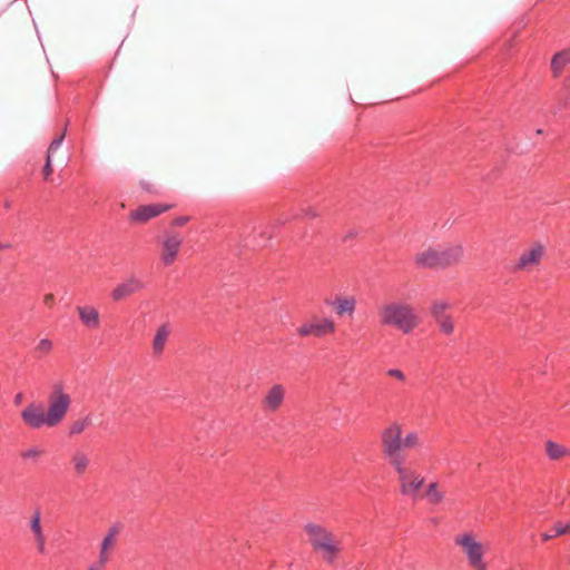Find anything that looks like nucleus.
I'll return each mask as SVG.
<instances>
[{
  "mask_svg": "<svg viewBox=\"0 0 570 570\" xmlns=\"http://www.w3.org/2000/svg\"><path fill=\"white\" fill-rule=\"evenodd\" d=\"M544 452L551 461L570 458V448L552 440L546 442Z\"/></svg>",
  "mask_w": 570,
  "mask_h": 570,
  "instance_id": "nucleus-19",
  "label": "nucleus"
},
{
  "mask_svg": "<svg viewBox=\"0 0 570 570\" xmlns=\"http://www.w3.org/2000/svg\"><path fill=\"white\" fill-rule=\"evenodd\" d=\"M80 323L89 328L97 330L100 327V315L97 307L92 305H79L76 307Z\"/></svg>",
  "mask_w": 570,
  "mask_h": 570,
  "instance_id": "nucleus-16",
  "label": "nucleus"
},
{
  "mask_svg": "<svg viewBox=\"0 0 570 570\" xmlns=\"http://www.w3.org/2000/svg\"><path fill=\"white\" fill-rule=\"evenodd\" d=\"M424 495L428 499V501L433 505L442 503L445 498L444 491L440 489V485L436 481L430 482L426 485Z\"/></svg>",
  "mask_w": 570,
  "mask_h": 570,
  "instance_id": "nucleus-23",
  "label": "nucleus"
},
{
  "mask_svg": "<svg viewBox=\"0 0 570 570\" xmlns=\"http://www.w3.org/2000/svg\"><path fill=\"white\" fill-rule=\"evenodd\" d=\"M454 544L460 549L472 570H489L487 554L489 547L473 531H463L454 537Z\"/></svg>",
  "mask_w": 570,
  "mask_h": 570,
  "instance_id": "nucleus-7",
  "label": "nucleus"
},
{
  "mask_svg": "<svg viewBox=\"0 0 570 570\" xmlns=\"http://www.w3.org/2000/svg\"><path fill=\"white\" fill-rule=\"evenodd\" d=\"M338 317H353L356 311L357 301L354 295H337L332 301H326Z\"/></svg>",
  "mask_w": 570,
  "mask_h": 570,
  "instance_id": "nucleus-14",
  "label": "nucleus"
},
{
  "mask_svg": "<svg viewBox=\"0 0 570 570\" xmlns=\"http://www.w3.org/2000/svg\"><path fill=\"white\" fill-rule=\"evenodd\" d=\"M335 321L330 316L313 315L297 327L301 337L324 338L336 333Z\"/></svg>",
  "mask_w": 570,
  "mask_h": 570,
  "instance_id": "nucleus-8",
  "label": "nucleus"
},
{
  "mask_svg": "<svg viewBox=\"0 0 570 570\" xmlns=\"http://www.w3.org/2000/svg\"><path fill=\"white\" fill-rule=\"evenodd\" d=\"M464 248L462 244H449L439 247H428L414 256V263L421 268H448L456 265L463 258Z\"/></svg>",
  "mask_w": 570,
  "mask_h": 570,
  "instance_id": "nucleus-5",
  "label": "nucleus"
},
{
  "mask_svg": "<svg viewBox=\"0 0 570 570\" xmlns=\"http://www.w3.org/2000/svg\"><path fill=\"white\" fill-rule=\"evenodd\" d=\"M91 424H92L91 415L88 414L82 417H79L70 424L69 434L70 435H79L82 432H85L89 426H91Z\"/></svg>",
  "mask_w": 570,
  "mask_h": 570,
  "instance_id": "nucleus-24",
  "label": "nucleus"
},
{
  "mask_svg": "<svg viewBox=\"0 0 570 570\" xmlns=\"http://www.w3.org/2000/svg\"><path fill=\"white\" fill-rule=\"evenodd\" d=\"M42 304L48 307V308H51L53 305H55V296L53 294L49 293V294H46L42 298Z\"/></svg>",
  "mask_w": 570,
  "mask_h": 570,
  "instance_id": "nucleus-31",
  "label": "nucleus"
},
{
  "mask_svg": "<svg viewBox=\"0 0 570 570\" xmlns=\"http://www.w3.org/2000/svg\"><path fill=\"white\" fill-rule=\"evenodd\" d=\"M570 63V48L557 52L551 59V70L554 78L563 72L564 68Z\"/></svg>",
  "mask_w": 570,
  "mask_h": 570,
  "instance_id": "nucleus-21",
  "label": "nucleus"
},
{
  "mask_svg": "<svg viewBox=\"0 0 570 570\" xmlns=\"http://www.w3.org/2000/svg\"><path fill=\"white\" fill-rule=\"evenodd\" d=\"M544 255V246L541 244H533L524 249L517 263L513 266L514 272L531 271L539 266Z\"/></svg>",
  "mask_w": 570,
  "mask_h": 570,
  "instance_id": "nucleus-11",
  "label": "nucleus"
},
{
  "mask_svg": "<svg viewBox=\"0 0 570 570\" xmlns=\"http://www.w3.org/2000/svg\"><path fill=\"white\" fill-rule=\"evenodd\" d=\"M569 531H570V525L568 523L558 522L553 525V528L550 531L542 534V540L548 541L556 537L566 534Z\"/></svg>",
  "mask_w": 570,
  "mask_h": 570,
  "instance_id": "nucleus-25",
  "label": "nucleus"
},
{
  "mask_svg": "<svg viewBox=\"0 0 570 570\" xmlns=\"http://www.w3.org/2000/svg\"><path fill=\"white\" fill-rule=\"evenodd\" d=\"M145 287L144 282L136 277L130 276L119 283L111 292L110 297L115 302H120L129 296H131L135 293L140 292Z\"/></svg>",
  "mask_w": 570,
  "mask_h": 570,
  "instance_id": "nucleus-13",
  "label": "nucleus"
},
{
  "mask_svg": "<svg viewBox=\"0 0 570 570\" xmlns=\"http://www.w3.org/2000/svg\"><path fill=\"white\" fill-rule=\"evenodd\" d=\"M450 307L449 303L446 301H435L432 303L430 307L431 316L438 321L444 316H448L446 309Z\"/></svg>",
  "mask_w": 570,
  "mask_h": 570,
  "instance_id": "nucleus-26",
  "label": "nucleus"
},
{
  "mask_svg": "<svg viewBox=\"0 0 570 570\" xmlns=\"http://www.w3.org/2000/svg\"><path fill=\"white\" fill-rule=\"evenodd\" d=\"M383 460L396 475L399 493L404 498L416 500L425 483V478L410 465L407 459Z\"/></svg>",
  "mask_w": 570,
  "mask_h": 570,
  "instance_id": "nucleus-6",
  "label": "nucleus"
},
{
  "mask_svg": "<svg viewBox=\"0 0 570 570\" xmlns=\"http://www.w3.org/2000/svg\"><path fill=\"white\" fill-rule=\"evenodd\" d=\"M286 389L282 384H274L265 393L262 405L265 411L274 413L281 409L284 403Z\"/></svg>",
  "mask_w": 570,
  "mask_h": 570,
  "instance_id": "nucleus-15",
  "label": "nucleus"
},
{
  "mask_svg": "<svg viewBox=\"0 0 570 570\" xmlns=\"http://www.w3.org/2000/svg\"><path fill=\"white\" fill-rule=\"evenodd\" d=\"M386 374L390 376V377H394L396 379L397 381H404L405 380V374L399 370V368H390L387 370Z\"/></svg>",
  "mask_w": 570,
  "mask_h": 570,
  "instance_id": "nucleus-30",
  "label": "nucleus"
},
{
  "mask_svg": "<svg viewBox=\"0 0 570 570\" xmlns=\"http://www.w3.org/2000/svg\"><path fill=\"white\" fill-rule=\"evenodd\" d=\"M382 326L393 327L403 334L412 333L420 325V316L415 308L403 301H391L383 304L377 312Z\"/></svg>",
  "mask_w": 570,
  "mask_h": 570,
  "instance_id": "nucleus-4",
  "label": "nucleus"
},
{
  "mask_svg": "<svg viewBox=\"0 0 570 570\" xmlns=\"http://www.w3.org/2000/svg\"><path fill=\"white\" fill-rule=\"evenodd\" d=\"M63 138H65V135L63 134L60 135L58 138H56L51 141V144L48 148L47 159H46V164L43 167L45 180H49L50 176L52 175V166H51L52 156L61 146Z\"/></svg>",
  "mask_w": 570,
  "mask_h": 570,
  "instance_id": "nucleus-22",
  "label": "nucleus"
},
{
  "mask_svg": "<svg viewBox=\"0 0 570 570\" xmlns=\"http://www.w3.org/2000/svg\"><path fill=\"white\" fill-rule=\"evenodd\" d=\"M171 208L173 205L163 203L140 205L136 209L130 212L128 218L131 223L145 224L151 218H155L161 215L163 213L168 212Z\"/></svg>",
  "mask_w": 570,
  "mask_h": 570,
  "instance_id": "nucleus-10",
  "label": "nucleus"
},
{
  "mask_svg": "<svg viewBox=\"0 0 570 570\" xmlns=\"http://www.w3.org/2000/svg\"><path fill=\"white\" fill-rule=\"evenodd\" d=\"M29 528L33 534L37 551L40 554L46 552V535L41 524V513L39 510H35L29 521Z\"/></svg>",
  "mask_w": 570,
  "mask_h": 570,
  "instance_id": "nucleus-17",
  "label": "nucleus"
},
{
  "mask_svg": "<svg viewBox=\"0 0 570 570\" xmlns=\"http://www.w3.org/2000/svg\"><path fill=\"white\" fill-rule=\"evenodd\" d=\"M45 411L39 403H30L21 411L22 422L31 430L58 426L71 407V396L63 382H55L47 396Z\"/></svg>",
  "mask_w": 570,
  "mask_h": 570,
  "instance_id": "nucleus-1",
  "label": "nucleus"
},
{
  "mask_svg": "<svg viewBox=\"0 0 570 570\" xmlns=\"http://www.w3.org/2000/svg\"><path fill=\"white\" fill-rule=\"evenodd\" d=\"M45 450L40 446H30L27 450L20 453L21 459L23 460H32L37 461L41 455H43Z\"/></svg>",
  "mask_w": 570,
  "mask_h": 570,
  "instance_id": "nucleus-29",
  "label": "nucleus"
},
{
  "mask_svg": "<svg viewBox=\"0 0 570 570\" xmlns=\"http://www.w3.org/2000/svg\"><path fill=\"white\" fill-rule=\"evenodd\" d=\"M159 244V257L161 263L164 266L173 265L179 255L183 237L176 232H165L160 237Z\"/></svg>",
  "mask_w": 570,
  "mask_h": 570,
  "instance_id": "nucleus-9",
  "label": "nucleus"
},
{
  "mask_svg": "<svg viewBox=\"0 0 570 570\" xmlns=\"http://www.w3.org/2000/svg\"><path fill=\"white\" fill-rule=\"evenodd\" d=\"M171 333L169 324L160 325L153 340V352L155 355H160L164 352L165 345Z\"/></svg>",
  "mask_w": 570,
  "mask_h": 570,
  "instance_id": "nucleus-20",
  "label": "nucleus"
},
{
  "mask_svg": "<svg viewBox=\"0 0 570 570\" xmlns=\"http://www.w3.org/2000/svg\"><path fill=\"white\" fill-rule=\"evenodd\" d=\"M22 399H23V395L22 393H18L16 394L14 399H13V402L16 405L20 404L22 402Z\"/></svg>",
  "mask_w": 570,
  "mask_h": 570,
  "instance_id": "nucleus-34",
  "label": "nucleus"
},
{
  "mask_svg": "<svg viewBox=\"0 0 570 570\" xmlns=\"http://www.w3.org/2000/svg\"><path fill=\"white\" fill-rule=\"evenodd\" d=\"M379 441L383 459H406V451H415L423 445L419 431L409 430L404 432L403 424L396 420L383 426Z\"/></svg>",
  "mask_w": 570,
  "mask_h": 570,
  "instance_id": "nucleus-2",
  "label": "nucleus"
},
{
  "mask_svg": "<svg viewBox=\"0 0 570 570\" xmlns=\"http://www.w3.org/2000/svg\"><path fill=\"white\" fill-rule=\"evenodd\" d=\"M304 531L312 550L326 564L333 566L341 559L343 543L331 529L308 522L304 525Z\"/></svg>",
  "mask_w": 570,
  "mask_h": 570,
  "instance_id": "nucleus-3",
  "label": "nucleus"
},
{
  "mask_svg": "<svg viewBox=\"0 0 570 570\" xmlns=\"http://www.w3.org/2000/svg\"><path fill=\"white\" fill-rule=\"evenodd\" d=\"M4 248H8V245H4V244H1L0 243V250L4 249Z\"/></svg>",
  "mask_w": 570,
  "mask_h": 570,
  "instance_id": "nucleus-35",
  "label": "nucleus"
},
{
  "mask_svg": "<svg viewBox=\"0 0 570 570\" xmlns=\"http://www.w3.org/2000/svg\"><path fill=\"white\" fill-rule=\"evenodd\" d=\"M53 350V342L49 338H40L35 346V352L39 354V356H46L51 353Z\"/></svg>",
  "mask_w": 570,
  "mask_h": 570,
  "instance_id": "nucleus-28",
  "label": "nucleus"
},
{
  "mask_svg": "<svg viewBox=\"0 0 570 570\" xmlns=\"http://www.w3.org/2000/svg\"><path fill=\"white\" fill-rule=\"evenodd\" d=\"M105 563H101L100 561L96 560L94 563H91L87 570H105L106 569Z\"/></svg>",
  "mask_w": 570,
  "mask_h": 570,
  "instance_id": "nucleus-33",
  "label": "nucleus"
},
{
  "mask_svg": "<svg viewBox=\"0 0 570 570\" xmlns=\"http://www.w3.org/2000/svg\"><path fill=\"white\" fill-rule=\"evenodd\" d=\"M189 219H190L189 216H179V217H177V218L171 220V225L173 226H183L186 223H188Z\"/></svg>",
  "mask_w": 570,
  "mask_h": 570,
  "instance_id": "nucleus-32",
  "label": "nucleus"
},
{
  "mask_svg": "<svg viewBox=\"0 0 570 570\" xmlns=\"http://www.w3.org/2000/svg\"><path fill=\"white\" fill-rule=\"evenodd\" d=\"M119 533V524H114L108 528L99 546V553L97 559L98 561L107 564L112 559L114 552L118 544Z\"/></svg>",
  "mask_w": 570,
  "mask_h": 570,
  "instance_id": "nucleus-12",
  "label": "nucleus"
},
{
  "mask_svg": "<svg viewBox=\"0 0 570 570\" xmlns=\"http://www.w3.org/2000/svg\"><path fill=\"white\" fill-rule=\"evenodd\" d=\"M72 472L77 478L83 476L91 465V459L82 450H76L70 456Z\"/></svg>",
  "mask_w": 570,
  "mask_h": 570,
  "instance_id": "nucleus-18",
  "label": "nucleus"
},
{
  "mask_svg": "<svg viewBox=\"0 0 570 570\" xmlns=\"http://www.w3.org/2000/svg\"><path fill=\"white\" fill-rule=\"evenodd\" d=\"M436 323L442 334L450 336L454 333V322L450 315L438 320Z\"/></svg>",
  "mask_w": 570,
  "mask_h": 570,
  "instance_id": "nucleus-27",
  "label": "nucleus"
}]
</instances>
